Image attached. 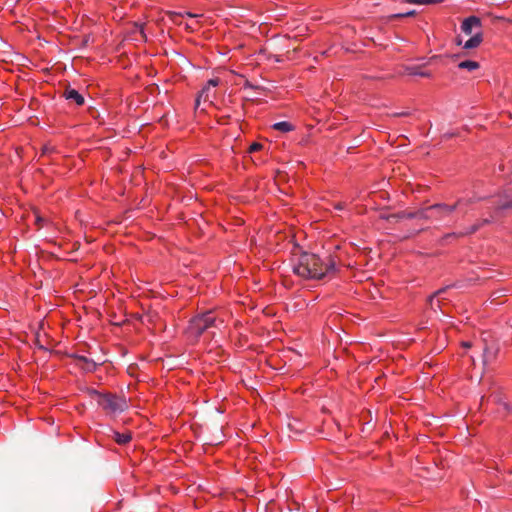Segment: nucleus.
I'll return each instance as SVG.
<instances>
[{
  "instance_id": "6e6552de",
  "label": "nucleus",
  "mask_w": 512,
  "mask_h": 512,
  "mask_svg": "<svg viewBox=\"0 0 512 512\" xmlns=\"http://www.w3.org/2000/svg\"><path fill=\"white\" fill-rule=\"evenodd\" d=\"M63 95L67 100L75 102L77 106H82L85 102L84 97L73 88H67Z\"/></svg>"
},
{
  "instance_id": "f8f14e48",
  "label": "nucleus",
  "mask_w": 512,
  "mask_h": 512,
  "mask_svg": "<svg viewBox=\"0 0 512 512\" xmlns=\"http://www.w3.org/2000/svg\"><path fill=\"white\" fill-rule=\"evenodd\" d=\"M458 67L460 69H466L469 71H473L479 68V63L476 61L466 60L462 61L458 64Z\"/></svg>"
},
{
  "instance_id": "423d86ee",
  "label": "nucleus",
  "mask_w": 512,
  "mask_h": 512,
  "mask_svg": "<svg viewBox=\"0 0 512 512\" xmlns=\"http://www.w3.org/2000/svg\"><path fill=\"white\" fill-rule=\"evenodd\" d=\"M221 80L219 77L212 78L208 81L207 86L203 88L199 96L195 101V106L198 108L200 106L201 101L203 100L205 103L208 102L209 105L213 104L212 98H214V88L220 84Z\"/></svg>"
},
{
  "instance_id": "1a4fd4ad",
  "label": "nucleus",
  "mask_w": 512,
  "mask_h": 512,
  "mask_svg": "<svg viewBox=\"0 0 512 512\" xmlns=\"http://www.w3.org/2000/svg\"><path fill=\"white\" fill-rule=\"evenodd\" d=\"M76 360L82 369L87 372H93L96 368L94 360L87 358L86 356H77Z\"/></svg>"
},
{
  "instance_id": "2eb2a0df",
  "label": "nucleus",
  "mask_w": 512,
  "mask_h": 512,
  "mask_svg": "<svg viewBox=\"0 0 512 512\" xmlns=\"http://www.w3.org/2000/svg\"><path fill=\"white\" fill-rule=\"evenodd\" d=\"M405 1L410 4L430 5V4L441 3L443 0H405Z\"/></svg>"
},
{
  "instance_id": "dca6fc26",
  "label": "nucleus",
  "mask_w": 512,
  "mask_h": 512,
  "mask_svg": "<svg viewBox=\"0 0 512 512\" xmlns=\"http://www.w3.org/2000/svg\"><path fill=\"white\" fill-rule=\"evenodd\" d=\"M512 207V200L505 198V200H501L497 203V209L505 210Z\"/></svg>"
},
{
  "instance_id": "a211bd4d",
  "label": "nucleus",
  "mask_w": 512,
  "mask_h": 512,
  "mask_svg": "<svg viewBox=\"0 0 512 512\" xmlns=\"http://www.w3.org/2000/svg\"><path fill=\"white\" fill-rule=\"evenodd\" d=\"M414 14H415V11L412 10V11H409V12H406V13L394 14V15L391 16V18L397 19V18L409 17V16H413Z\"/></svg>"
},
{
  "instance_id": "f03ea898",
  "label": "nucleus",
  "mask_w": 512,
  "mask_h": 512,
  "mask_svg": "<svg viewBox=\"0 0 512 512\" xmlns=\"http://www.w3.org/2000/svg\"><path fill=\"white\" fill-rule=\"evenodd\" d=\"M472 199H459L453 205L435 204L415 212H401L389 214L384 219L389 222L398 221H439L443 216L451 214L458 206L467 205Z\"/></svg>"
},
{
  "instance_id": "5701e85b",
  "label": "nucleus",
  "mask_w": 512,
  "mask_h": 512,
  "mask_svg": "<svg viewBox=\"0 0 512 512\" xmlns=\"http://www.w3.org/2000/svg\"><path fill=\"white\" fill-rule=\"evenodd\" d=\"M463 346L465 348H469V347H471V343L470 342H463Z\"/></svg>"
},
{
  "instance_id": "a878e982",
  "label": "nucleus",
  "mask_w": 512,
  "mask_h": 512,
  "mask_svg": "<svg viewBox=\"0 0 512 512\" xmlns=\"http://www.w3.org/2000/svg\"><path fill=\"white\" fill-rule=\"evenodd\" d=\"M342 207H343V206H342V204H337V205H336V208H337V209H342Z\"/></svg>"
},
{
  "instance_id": "4468645a",
  "label": "nucleus",
  "mask_w": 512,
  "mask_h": 512,
  "mask_svg": "<svg viewBox=\"0 0 512 512\" xmlns=\"http://www.w3.org/2000/svg\"><path fill=\"white\" fill-rule=\"evenodd\" d=\"M406 70H407V73L410 74V75H418V76H421V77H430V73L429 72L421 71L417 67H409Z\"/></svg>"
},
{
  "instance_id": "f3484780",
  "label": "nucleus",
  "mask_w": 512,
  "mask_h": 512,
  "mask_svg": "<svg viewBox=\"0 0 512 512\" xmlns=\"http://www.w3.org/2000/svg\"><path fill=\"white\" fill-rule=\"evenodd\" d=\"M445 291H446V288H442L430 296L429 303H430L431 308H434V299L436 298V296L442 295Z\"/></svg>"
},
{
  "instance_id": "f257e3e1",
  "label": "nucleus",
  "mask_w": 512,
  "mask_h": 512,
  "mask_svg": "<svg viewBox=\"0 0 512 512\" xmlns=\"http://www.w3.org/2000/svg\"><path fill=\"white\" fill-rule=\"evenodd\" d=\"M290 262L293 273L305 280H321L336 272L333 256L321 258L315 253L304 251L298 245L292 249Z\"/></svg>"
},
{
  "instance_id": "7ed1b4c3",
  "label": "nucleus",
  "mask_w": 512,
  "mask_h": 512,
  "mask_svg": "<svg viewBox=\"0 0 512 512\" xmlns=\"http://www.w3.org/2000/svg\"><path fill=\"white\" fill-rule=\"evenodd\" d=\"M91 396L107 413H120L128 408L125 398L119 397L115 394H102L93 390L91 392Z\"/></svg>"
},
{
  "instance_id": "412c9836",
  "label": "nucleus",
  "mask_w": 512,
  "mask_h": 512,
  "mask_svg": "<svg viewBox=\"0 0 512 512\" xmlns=\"http://www.w3.org/2000/svg\"><path fill=\"white\" fill-rule=\"evenodd\" d=\"M32 215H33V216H34V218H35V224H40V222L45 221V219L41 217V215L39 214V212H38V211H33V212H32Z\"/></svg>"
},
{
  "instance_id": "393cba45",
  "label": "nucleus",
  "mask_w": 512,
  "mask_h": 512,
  "mask_svg": "<svg viewBox=\"0 0 512 512\" xmlns=\"http://www.w3.org/2000/svg\"><path fill=\"white\" fill-rule=\"evenodd\" d=\"M434 307H439V301L437 300L436 303L434 302ZM433 310H435V308H432Z\"/></svg>"
},
{
  "instance_id": "aec40b11",
  "label": "nucleus",
  "mask_w": 512,
  "mask_h": 512,
  "mask_svg": "<svg viewBox=\"0 0 512 512\" xmlns=\"http://www.w3.org/2000/svg\"><path fill=\"white\" fill-rule=\"evenodd\" d=\"M263 148V145L258 143V142H254L250 145L249 147V152L252 153V152H256V151H259Z\"/></svg>"
},
{
  "instance_id": "9b49d317",
  "label": "nucleus",
  "mask_w": 512,
  "mask_h": 512,
  "mask_svg": "<svg viewBox=\"0 0 512 512\" xmlns=\"http://www.w3.org/2000/svg\"><path fill=\"white\" fill-rule=\"evenodd\" d=\"M113 439L120 445H124L128 443L131 440V434L130 433H118L113 431Z\"/></svg>"
},
{
  "instance_id": "9d476101",
  "label": "nucleus",
  "mask_w": 512,
  "mask_h": 512,
  "mask_svg": "<svg viewBox=\"0 0 512 512\" xmlns=\"http://www.w3.org/2000/svg\"><path fill=\"white\" fill-rule=\"evenodd\" d=\"M482 41H483L482 33L478 32L464 43L463 48L464 49L476 48L481 44Z\"/></svg>"
},
{
  "instance_id": "4be33fe9",
  "label": "nucleus",
  "mask_w": 512,
  "mask_h": 512,
  "mask_svg": "<svg viewBox=\"0 0 512 512\" xmlns=\"http://www.w3.org/2000/svg\"><path fill=\"white\" fill-rule=\"evenodd\" d=\"M408 115H409V112H407V111L393 114V116H395V117L408 116Z\"/></svg>"
},
{
  "instance_id": "20e7f679",
  "label": "nucleus",
  "mask_w": 512,
  "mask_h": 512,
  "mask_svg": "<svg viewBox=\"0 0 512 512\" xmlns=\"http://www.w3.org/2000/svg\"><path fill=\"white\" fill-rule=\"evenodd\" d=\"M215 317L212 312H207L203 315L196 316L191 319L187 327V334L190 337L197 338L204 331L208 330L213 326Z\"/></svg>"
},
{
  "instance_id": "0eeeda50",
  "label": "nucleus",
  "mask_w": 512,
  "mask_h": 512,
  "mask_svg": "<svg viewBox=\"0 0 512 512\" xmlns=\"http://www.w3.org/2000/svg\"><path fill=\"white\" fill-rule=\"evenodd\" d=\"M480 26H481V20L476 16H470L462 22L461 30L466 35H471L473 27H480Z\"/></svg>"
},
{
  "instance_id": "39448f33",
  "label": "nucleus",
  "mask_w": 512,
  "mask_h": 512,
  "mask_svg": "<svg viewBox=\"0 0 512 512\" xmlns=\"http://www.w3.org/2000/svg\"><path fill=\"white\" fill-rule=\"evenodd\" d=\"M201 15L192 14L190 12L182 13H171L172 20L178 25H184L186 29L190 31L196 30L199 22L195 20Z\"/></svg>"
},
{
  "instance_id": "6ab92c4d",
  "label": "nucleus",
  "mask_w": 512,
  "mask_h": 512,
  "mask_svg": "<svg viewBox=\"0 0 512 512\" xmlns=\"http://www.w3.org/2000/svg\"><path fill=\"white\" fill-rule=\"evenodd\" d=\"M238 78L239 80H243L241 76L237 75L233 70H229L227 71L226 70V75H225V78H226V83L228 82V79L229 78Z\"/></svg>"
},
{
  "instance_id": "ddd939ff",
  "label": "nucleus",
  "mask_w": 512,
  "mask_h": 512,
  "mask_svg": "<svg viewBox=\"0 0 512 512\" xmlns=\"http://www.w3.org/2000/svg\"><path fill=\"white\" fill-rule=\"evenodd\" d=\"M275 130L281 131V132H289L293 130V125L289 122L282 121L277 122L272 126Z\"/></svg>"
},
{
  "instance_id": "b1692460",
  "label": "nucleus",
  "mask_w": 512,
  "mask_h": 512,
  "mask_svg": "<svg viewBox=\"0 0 512 512\" xmlns=\"http://www.w3.org/2000/svg\"><path fill=\"white\" fill-rule=\"evenodd\" d=\"M450 237H455V233L447 234V235L445 236V238H446V239H448V238H450Z\"/></svg>"
}]
</instances>
